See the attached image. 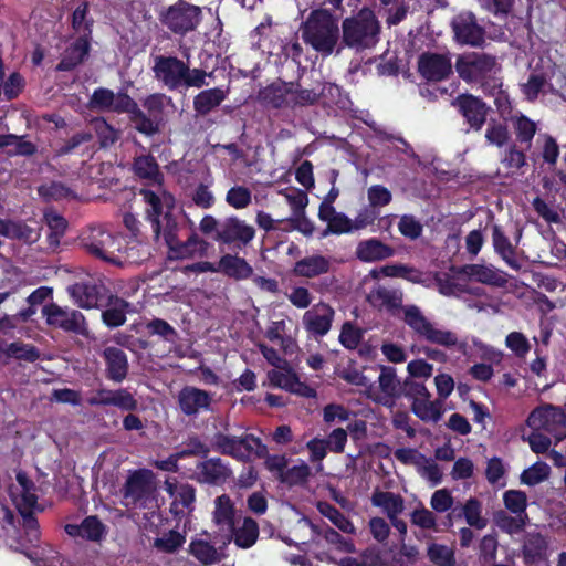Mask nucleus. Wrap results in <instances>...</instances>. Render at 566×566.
Segmentation results:
<instances>
[{"mask_svg": "<svg viewBox=\"0 0 566 566\" xmlns=\"http://www.w3.org/2000/svg\"><path fill=\"white\" fill-rule=\"evenodd\" d=\"M211 401L212 397L207 391L196 387H185L178 395L179 407L187 416L208 410Z\"/></svg>", "mask_w": 566, "mask_h": 566, "instance_id": "4be33fe9", "label": "nucleus"}, {"mask_svg": "<svg viewBox=\"0 0 566 566\" xmlns=\"http://www.w3.org/2000/svg\"><path fill=\"white\" fill-rule=\"evenodd\" d=\"M251 191L243 186L232 187L226 196V201L234 209H244L251 202Z\"/></svg>", "mask_w": 566, "mask_h": 566, "instance_id": "6e6d98bb", "label": "nucleus"}, {"mask_svg": "<svg viewBox=\"0 0 566 566\" xmlns=\"http://www.w3.org/2000/svg\"><path fill=\"white\" fill-rule=\"evenodd\" d=\"M439 292L446 296H453L467 292L468 279L462 274V268H451L447 273L436 275Z\"/></svg>", "mask_w": 566, "mask_h": 566, "instance_id": "393cba45", "label": "nucleus"}, {"mask_svg": "<svg viewBox=\"0 0 566 566\" xmlns=\"http://www.w3.org/2000/svg\"><path fill=\"white\" fill-rule=\"evenodd\" d=\"M65 532L70 536H80L90 541H101L106 533V528L103 523L95 516L86 517L80 525L67 524Z\"/></svg>", "mask_w": 566, "mask_h": 566, "instance_id": "c85d7f7f", "label": "nucleus"}, {"mask_svg": "<svg viewBox=\"0 0 566 566\" xmlns=\"http://www.w3.org/2000/svg\"><path fill=\"white\" fill-rule=\"evenodd\" d=\"M395 458L403 464L413 465L416 469L424 462V455L416 449L401 448L395 451Z\"/></svg>", "mask_w": 566, "mask_h": 566, "instance_id": "774afa93", "label": "nucleus"}, {"mask_svg": "<svg viewBox=\"0 0 566 566\" xmlns=\"http://www.w3.org/2000/svg\"><path fill=\"white\" fill-rule=\"evenodd\" d=\"M93 125L103 147L115 143L118 137L117 132L112 128L104 119H96Z\"/></svg>", "mask_w": 566, "mask_h": 566, "instance_id": "69168bd1", "label": "nucleus"}, {"mask_svg": "<svg viewBox=\"0 0 566 566\" xmlns=\"http://www.w3.org/2000/svg\"><path fill=\"white\" fill-rule=\"evenodd\" d=\"M417 471L422 478L433 484H438L441 481L442 472L432 459L424 457V462L417 468Z\"/></svg>", "mask_w": 566, "mask_h": 566, "instance_id": "338daca9", "label": "nucleus"}, {"mask_svg": "<svg viewBox=\"0 0 566 566\" xmlns=\"http://www.w3.org/2000/svg\"><path fill=\"white\" fill-rule=\"evenodd\" d=\"M331 269V260L321 254L305 256L294 264L293 273L301 277L313 279L326 274Z\"/></svg>", "mask_w": 566, "mask_h": 566, "instance_id": "a878e982", "label": "nucleus"}, {"mask_svg": "<svg viewBox=\"0 0 566 566\" xmlns=\"http://www.w3.org/2000/svg\"><path fill=\"white\" fill-rule=\"evenodd\" d=\"M0 235L19 239L25 242H33L38 240L39 233L35 229L19 222L0 220Z\"/></svg>", "mask_w": 566, "mask_h": 566, "instance_id": "a19ab883", "label": "nucleus"}, {"mask_svg": "<svg viewBox=\"0 0 566 566\" xmlns=\"http://www.w3.org/2000/svg\"><path fill=\"white\" fill-rule=\"evenodd\" d=\"M370 500L371 504L379 507L389 520L399 516L405 510L402 496L392 492L376 490Z\"/></svg>", "mask_w": 566, "mask_h": 566, "instance_id": "cd10ccee", "label": "nucleus"}, {"mask_svg": "<svg viewBox=\"0 0 566 566\" xmlns=\"http://www.w3.org/2000/svg\"><path fill=\"white\" fill-rule=\"evenodd\" d=\"M368 302L379 310L395 311L402 304V293L382 286L374 289L367 296Z\"/></svg>", "mask_w": 566, "mask_h": 566, "instance_id": "c756f323", "label": "nucleus"}, {"mask_svg": "<svg viewBox=\"0 0 566 566\" xmlns=\"http://www.w3.org/2000/svg\"><path fill=\"white\" fill-rule=\"evenodd\" d=\"M259 536V526L256 522L250 517H244L241 525H233L232 539L240 548H250L253 546Z\"/></svg>", "mask_w": 566, "mask_h": 566, "instance_id": "4c0bfd02", "label": "nucleus"}, {"mask_svg": "<svg viewBox=\"0 0 566 566\" xmlns=\"http://www.w3.org/2000/svg\"><path fill=\"white\" fill-rule=\"evenodd\" d=\"M268 379L274 387L297 394L303 397H314L315 390L300 381L296 374L287 364L268 373Z\"/></svg>", "mask_w": 566, "mask_h": 566, "instance_id": "dca6fc26", "label": "nucleus"}, {"mask_svg": "<svg viewBox=\"0 0 566 566\" xmlns=\"http://www.w3.org/2000/svg\"><path fill=\"white\" fill-rule=\"evenodd\" d=\"M132 311L133 308L126 301L119 297H111L107 308L103 312L102 317L107 326L117 327L125 323L126 314Z\"/></svg>", "mask_w": 566, "mask_h": 566, "instance_id": "e433bc0d", "label": "nucleus"}, {"mask_svg": "<svg viewBox=\"0 0 566 566\" xmlns=\"http://www.w3.org/2000/svg\"><path fill=\"white\" fill-rule=\"evenodd\" d=\"M357 256L366 262H373L389 258L392 250L376 239L363 241L356 250Z\"/></svg>", "mask_w": 566, "mask_h": 566, "instance_id": "ea45409f", "label": "nucleus"}, {"mask_svg": "<svg viewBox=\"0 0 566 566\" xmlns=\"http://www.w3.org/2000/svg\"><path fill=\"white\" fill-rule=\"evenodd\" d=\"M154 72L156 77L170 90L208 86L211 74L199 69H189L177 57H157Z\"/></svg>", "mask_w": 566, "mask_h": 566, "instance_id": "7ed1b4c3", "label": "nucleus"}, {"mask_svg": "<svg viewBox=\"0 0 566 566\" xmlns=\"http://www.w3.org/2000/svg\"><path fill=\"white\" fill-rule=\"evenodd\" d=\"M551 474V468L545 462L538 461L525 469L521 473V483L525 485H536L548 479Z\"/></svg>", "mask_w": 566, "mask_h": 566, "instance_id": "8fccbe9b", "label": "nucleus"}, {"mask_svg": "<svg viewBox=\"0 0 566 566\" xmlns=\"http://www.w3.org/2000/svg\"><path fill=\"white\" fill-rule=\"evenodd\" d=\"M201 21L200 7L179 1L163 14L161 22L175 33L185 34L195 30Z\"/></svg>", "mask_w": 566, "mask_h": 566, "instance_id": "0eeeda50", "label": "nucleus"}, {"mask_svg": "<svg viewBox=\"0 0 566 566\" xmlns=\"http://www.w3.org/2000/svg\"><path fill=\"white\" fill-rule=\"evenodd\" d=\"M189 553L203 565H212L222 558V554L209 541L193 538L189 544Z\"/></svg>", "mask_w": 566, "mask_h": 566, "instance_id": "f704fd0d", "label": "nucleus"}, {"mask_svg": "<svg viewBox=\"0 0 566 566\" xmlns=\"http://www.w3.org/2000/svg\"><path fill=\"white\" fill-rule=\"evenodd\" d=\"M403 321L405 323L421 338L436 345L444 347L458 346L459 338L455 333L439 328L432 324L415 305H408L403 307Z\"/></svg>", "mask_w": 566, "mask_h": 566, "instance_id": "39448f33", "label": "nucleus"}, {"mask_svg": "<svg viewBox=\"0 0 566 566\" xmlns=\"http://www.w3.org/2000/svg\"><path fill=\"white\" fill-rule=\"evenodd\" d=\"M503 504L513 514L527 515V496L521 490H507L503 493Z\"/></svg>", "mask_w": 566, "mask_h": 566, "instance_id": "3c124183", "label": "nucleus"}, {"mask_svg": "<svg viewBox=\"0 0 566 566\" xmlns=\"http://www.w3.org/2000/svg\"><path fill=\"white\" fill-rule=\"evenodd\" d=\"M452 29L455 40L462 44L480 45L483 42L482 29L469 12L458 14L452 21Z\"/></svg>", "mask_w": 566, "mask_h": 566, "instance_id": "aec40b11", "label": "nucleus"}, {"mask_svg": "<svg viewBox=\"0 0 566 566\" xmlns=\"http://www.w3.org/2000/svg\"><path fill=\"white\" fill-rule=\"evenodd\" d=\"M107 364L108 377L115 381H122L127 374L128 363L125 353L116 347H108L104 350Z\"/></svg>", "mask_w": 566, "mask_h": 566, "instance_id": "2f4dec72", "label": "nucleus"}, {"mask_svg": "<svg viewBox=\"0 0 566 566\" xmlns=\"http://www.w3.org/2000/svg\"><path fill=\"white\" fill-rule=\"evenodd\" d=\"M84 245L90 253L106 262L122 264L124 261L122 238L115 237L103 227L92 228L84 238Z\"/></svg>", "mask_w": 566, "mask_h": 566, "instance_id": "423d86ee", "label": "nucleus"}, {"mask_svg": "<svg viewBox=\"0 0 566 566\" xmlns=\"http://www.w3.org/2000/svg\"><path fill=\"white\" fill-rule=\"evenodd\" d=\"M8 494L20 514L33 513L39 510L34 484L28 476L18 472L8 485Z\"/></svg>", "mask_w": 566, "mask_h": 566, "instance_id": "6e6552de", "label": "nucleus"}, {"mask_svg": "<svg viewBox=\"0 0 566 566\" xmlns=\"http://www.w3.org/2000/svg\"><path fill=\"white\" fill-rule=\"evenodd\" d=\"M74 303L83 308H93L98 304V289L86 283H76L69 287Z\"/></svg>", "mask_w": 566, "mask_h": 566, "instance_id": "58836bf2", "label": "nucleus"}, {"mask_svg": "<svg viewBox=\"0 0 566 566\" xmlns=\"http://www.w3.org/2000/svg\"><path fill=\"white\" fill-rule=\"evenodd\" d=\"M285 332L286 322L275 321L268 327L266 337L272 342H279L285 353H293L296 349V343L293 338L286 337Z\"/></svg>", "mask_w": 566, "mask_h": 566, "instance_id": "49530a36", "label": "nucleus"}, {"mask_svg": "<svg viewBox=\"0 0 566 566\" xmlns=\"http://www.w3.org/2000/svg\"><path fill=\"white\" fill-rule=\"evenodd\" d=\"M361 339V332L359 328L355 327L350 323H345L343 325L342 332L339 334V342L348 349H354L357 347Z\"/></svg>", "mask_w": 566, "mask_h": 566, "instance_id": "e2e57ef3", "label": "nucleus"}, {"mask_svg": "<svg viewBox=\"0 0 566 566\" xmlns=\"http://www.w3.org/2000/svg\"><path fill=\"white\" fill-rule=\"evenodd\" d=\"M318 218L327 223L325 234L327 233H348L364 227L363 222L352 221L347 216L337 212L335 208L318 209Z\"/></svg>", "mask_w": 566, "mask_h": 566, "instance_id": "5701e85b", "label": "nucleus"}, {"mask_svg": "<svg viewBox=\"0 0 566 566\" xmlns=\"http://www.w3.org/2000/svg\"><path fill=\"white\" fill-rule=\"evenodd\" d=\"M485 139L490 145L504 146L509 139L506 126L501 123H490L485 130Z\"/></svg>", "mask_w": 566, "mask_h": 566, "instance_id": "13d9d810", "label": "nucleus"}, {"mask_svg": "<svg viewBox=\"0 0 566 566\" xmlns=\"http://www.w3.org/2000/svg\"><path fill=\"white\" fill-rule=\"evenodd\" d=\"M427 554L429 559L438 566H455L454 553L446 545L430 544Z\"/></svg>", "mask_w": 566, "mask_h": 566, "instance_id": "603ef678", "label": "nucleus"}, {"mask_svg": "<svg viewBox=\"0 0 566 566\" xmlns=\"http://www.w3.org/2000/svg\"><path fill=\"white\" fill-rule=\"evenodd\" d=\"M42 314L51 326L66 332L82 333L84 331V316L77 311L67 310L52 303L43 307Z\"/></svg>", "mask_w": 566, "mask_h": 566, "instance_id": "9b49d317", "label": "nucleus"}, {"mask_svg": "<svg viewBox=\"0 0 566 566\" xmlns=\"http://www.w3.org/2000/svg\"><path fill=\"white\" fill-rule=\"evenodd\" d=\"M514 125H515L517 138L521 142H526V143L531 142V139L533 138V136L535 135V132H536L535 123L533 120L528 119L527 117H525L524 115H521L515 118Z\"/></svg>", "mask_w": 566, "mask_h": 566, "instance_id": "0e129e2a", "label": "nucleus"}, {"mask_svg": "<svg viewBox=\"0 0 566 566\" xmlns=\"http://www.w3.org/2000/svg\"><path fill=\"white\" fill-rule=\"evenodd\" d=\"M471 128L480 130L486 119V107L472 95H461L454 102Z\"/></svg>", "mask_w": 566, "mask_h": 566, "instance_id": "412c9836", "label": "nucleus"}, {"mask_svg": "<svg viewBox=\"0 0 566 566\" xmlns=\"http://www.w3.org/2000/svg\"><path fill=\"white\" fill-rule=\"evenodd\" d=\"M546 543L539 534H528L524 544V557L527 563L539 559L545 551Z\"/></svg>", "mask_w": 566, "mask_h": 566, "instance_id": "864d4df0", "label": "nucleus"}, {"mask_svg": "<svg viewBox=\"0 0 566 566\" xmlns=\"http://www.w3.org/2000/svg\"><path fill=\"white\" fill-rule=\"evenodd\" d=\"M411 523L420 528L423 530H436L437 527V520L436 516L431 511L428 509L420 506L419 509H416L411 515Z\"/></svg>", "mask_w": 566, "mask_h": 566, "instance_id": "bf43d9fd", "label": "nucleus"}, {"mask_svg": "<svg viewBox=\"0 0 566 566\" xmlns=\"http://www.w3.org/2000/svg\"><path fill=\"white\" fill-rule=\"evenodd\" d=\"M153 490V473L139 470L132 473L124 486L123 503L127 507L142 505Z\"/></svg>", "mask_w": 566, "mask_h": 566, "instance_id": "1a4fd4ad", "label": "nucleus"}, {"mask_svg": "<svg viewBox=\"0 0 566 566\" xmlns=\"http://www.w3.org/2000/svg\"><path fill=\"white\" fill-rule=\"evenodd\" d=\"M463 513L469 525L476 528H483L486 525L485 520L481 517V506L476 500L470 499L463 507Z\"/></svg>", "mask_w": 566, "mask_h": 566, "instance_id": "680f3d73", "label": "nucleus"}, {"mask_svg": "<svg viewBox=\"0 0 566 566\" xmlns=\"http://www.w3.org/2000/svg\"><path fill=\"white\" fill-rule=\"evenodd\" d=\"M401 395L400 381L392 368L384 367L378 377V389H369L368 396L377 403L392 409Z\"/></svg>", "mask_w": 566, "mask_h": 566, "instance_id": "f8f14e48", "label": "nucleus"}, {"mask_svg": "<svg viewBox=\"0 0 566 566\" xmlns=\"http://www.w3.org/2000/svg\"><path fill=\"white\" fill-rule=\"evenodd\" d=\"M220 273L235 280H245L253 273L252 266L238 255L226 254L219 261Z\"/></svg>", "mask_w": 566, "mask_h": 566, "instance_id": "7c9ffc66", "label": "nucleus"}, {"mask_svg": "<svg viewBox=\"0 0 566 566\" xmlns=\"http://www.w3.org/2000/svg\"><path fill=\"white\" fill-rule=\"evenodd\" d=\"M342 32L346 46L364 50L377 43L379 24L370 10H361L356 17L343 21Z\"/></svg>", "mask_w": 566, "mask_h": 566, "instance_id": "20e7f679", "label": "nucleus"}, {"mask_svg": "<svg viewBox=\"0 0 566 566\" xmlns=\"http://www.w3.org/2000/svg\"><path fill=\"white\" fill-rule=\"evenodd\" d=\"M254 234L253 227L238 218H228L220 223L219 235H213V239L226 244L235 243L241 247L248 244Z\"/></svg>", "mask_w": 566, "mask_h": 566, "instance_id": "4468645a", "label": "nucleus"}, {"mask_svg": "<svg viewBox=\"0 0 566 566\" xmlns=\"http://www.w3.org/2000/svg\"><path fill=\"white\" fill-rule=\"evenodd\" d=\"M88 52V42L84 38L77 39L71 48L65 52V55L59 64L60 70H70L83 61Z\"/></svg>", "mask_w": 566, "mask_h": 566, "instance_id": "37998d69", "label": "nucleus"}, {"mask_svg": "<svg viewBox=\"0 0 566 566\" xmlns=\"http://www.w3.org/2000/svg\"><path fill=\"white\" fill-rule=\"evenodd\" d=\"M334 314V310L328 304L318 303L304 313L302 322L311 334L324 336L332 327Z\"/></svg>", "mask_w": 566, "mask_h": 566, "instance_id": "a211bd4d", "label": "nucleus"}, {"mask_svg": "<svg viewBox=\"0 0 566 566\" xmlns=\"http://www.w3.org/2000/svg\"><path fill=\"white\" fill-rule=\"evenodd\" d=\"M527 520V515L514 514V516H512L506 512H499L495 515L496 525L507 534L520 533L524 528Z\"/></svg>", "mask_w": 566, "mask_h": 566, "instance_id": "09e8293b", "label": "nucleus"}, {"mask_svg": "<svg viewBox=\"0 0 566 566\" xmlns=\"http://www.w3.org/2000/svg\"><path fill=\"white\" fill-rule=\"evenodd\" d=\"M134 171L136 176L150 186L140 191L147 205V214L154 223V231L156 234L159 232L160 220L163 216L167 218L174 207V197L167 192L163 184V174L154 157L145 155L136 158L134 164Z\"/></svg>", "mask_w": 566, "mask_h": 566, "instance_id": "f257e3e1", "label": "nucleus"}, {"mask_svg": "<svg viewBox=\"0 0 566 566\" xmlns=\"http://www.w3.org/2000/svg\"><path fill=\"white\" fill-rule=\"evenodd\" d=\"M186 543V536L178 531H168L154 539L153 546L158 552L171 554Z\"/></svg>", "mask_w": 566, "mask_h": 566, "instance_id": "c03bdc74", "label": "nucleus"}, {"mask_svg": "<svg viewBox=\"0 0 566 566\" xmlns=\"http://www.w3.org/2000/svg\"><path fill=\"white\" fill-rule=\"evenodd\" d=\"M261 98L274 107H280L292 103L294 91L286 83L277 82L265 87L261 93Z\"/></svg>", "mask_w": 566, "mask_h": 566, "instance_id": "c9c22d12", "label": "nucleus"}, {"mask_svg": "<svg viewBox=\"0 0 566 566\" xmlns=\"http://www.w3.org/2000/svg\"><path fill=\"white\" fill-rule=\"evenodd\" d=\"M505 345L520 357H524L531 349L527 338L520 332L510 333L505 338Z\"/></svg>", "mask_w": 566, "mask_h": 566, "instance_id": "052dcab7", "label": "nucleus"}, {"mask_svg": "<svg viewBox=\"0 0 566 566\" xmlns=\"http://www.w3.org/2000/svg\"><path fill=\"white\" fill-rule=\"evenodd\" d=\"M197 479L203 483H219L229 475V470L218 459L201 462L197 468Z\"/></svg>", "mask_w": 566, "mask_h": 566, "instance_id": "72a5a7b5", "label": "nucleus"}, {"mask_svg": "<svg viewBox=\"0 0 566 566\" xmlns=\"http://www.w3.org/2000/svg\"><path fill=\"white\" fill-rule=\"evenodd\" d=\"M493 244L507 264L517 268L516 261L513 258V247L497 226L493 227Z\"/></svg>", "mask_w": 566, "mask_h": 566, "instance_id": "5fc2aeb1", "label": "nucleus"}, {"mask_svg": "<svg viewBox=\"0 0 566 566\" xmlns=\"http://www.w3.org/2000/svg\"><path fill=\"white\" fill-rule=\"evenodd\" d=\"M302 40L322 56L333 54L340 38L339 21L327 9L310 12L301 27Z\"/></svg>", "mask_w": 566, "mask_h": 566, "instance_id": "f03ea898", "label": "nucleus"}, {"mask_svg": "<svg viewBox=\"0 0 566 566\" xmlns=\"http://www.w3.org/2000/svg\"><path fill=\"white\" fill-rule=\"evenodd\" d=\"M228 91L221 87L200 92L193 99V108L200 115H206L219 106L227 97Z\"/></svg>", "mask_w": 566, "mask_h": 566, "instance_id": "473e14b6", "label": "nucleus"}, {"mask_svg": "<svg viewBox=\"0 0 566 566\" xmlns=\"http://www.w3.org/2000/svg\"><path fill=\"white\" fill-rule=\"evenodd\" d=\"M216 443L223 453L230 454L240 460L250 459L249 452L245 450V446L239 438L219 434L216 438Z\"/></svg>", "mask_w": 566, "mask_h": 566, "instance_id": "a18cd8bd", "label": "nucleus"}, {"mask_svg": "<svg viewBox=\"0 0 566 566\" xmlns=\"http://www.w3.org/2000/svg\"><path fill=\"white\" fill-rule=\"evenodd\" d=\"M411 409L422 421L436 422L441 417L439 402L432 401L430 396L418 398L412 401Z\"/></svg>", "mask_w": 566, "mask_h": 566, "instance_id": "79ce46f5", "label": "nucleus"}, {"mask_svg": "<svg viewBox=\"0 0 566 566\" xmlns=\"http://www.w3.org/2000/svg\"><path fill=\"white\" fill-rule=\"evenodd\" d=\"M164 488L170 495V511L174 515L180 516L192 511L196 499L193 486L176 480H166Z\"/></svg>", "mask_w": 566, "mask_h": 566, "instance_id": "2eb2a0df", "label": "nucleus"}, {"mask_svg": "<svg viewBox=\"0 0 566 566\" xmlns=\"http://www.w3.org/2000/svg\"><path fill=\"white\" fill-rule=\"evenodd\" d=\"M526 426L533 431L544 430L554 432L566 427V416L552 405H544L534 409L526 419Z\"/></svg>", "mask_w": 566, "mask_h": 566, "instance_id": "ddd939ff", "label": "nucleus"}, {"mask_svg": "<svg viewBox=\"0 0 566 566\" xmlns=\"http://www.w3.org/2000/svg\"><path fill=\"white\" fill-rule=\"evenodd\" d=\"M494 65V60L489 56L469 54L460 57L455 67L460 77L467 82H474L490 73Z\"/></svg>", "mask_w": 566, "mask_h": 566, "instance_id": "f3484780", "label": "nucleus"}, {"mask_svg": "<svg viewBox=\"0 0 566 566\" xmlns=\"http://www.w3.org/2000/svg\"><path fill=\"white\" fill-rule=\"evenodd\" d=\"M0 352L7 357L23 359L27 361H34L40 356L34 346L21 342H14L6 345L3 348H0Z\"/></svg>", "mask_w": 566, "mask_h": 566, "instance_id": "de8ad7c7", "label": "nucleus"}, {"mask_svg": "<svg viewBox=\"0 0 566 566\" xmlns=\"http://www.w3.org/2000/svg\"><path fill=\"white\" fill-rule=\"evenodd\" d=\"M547 83L542 75L532 74L527 82L522 84V92L528 101H534L546 90Z\"/></svg>", "mask_w": 566, "mask_h": 566, "instance_id": "4d7b16f0", "label": "nucleus"}, {"mask_svg": "<svg viewBox=\"0 0 566 566\" xmlns=\"http://www.w3.org/2000/svg\"><path fill=\"white\" fill-rule=\"evenodd\" d=\"M92 108L101 111L126 112L135 109L134 101L126 94H115L107 88L96 90L91 99Z\"/></svg>", "mask_w": 566, "mask_h": 566, "instance_id": "6ab92c4d", "label": "nucleus"}, {"mask_svg": "<svg viewBox=\"0 0 566 566\" xmlns=\"http://www.w3.org/2000/svg\"><path fill=\"white\" fill-rule=\"evenodd\" d=\"M419 71L429 81H440L451 72V61L441 54H423L419 60Z\"/></svg>", "mask_w": 566, "mask_h": 566, "instance_id": "b1692460", "label": "nucleus"}, {"mask_svg": "<svg viewBox=\"0 0 566 566\" xmlns=\"http://www.w3.org/2000/svg\"><path fill=\"white\" fill-rule=\"evenodd\" d=\"M212 523L218 528V536L223 546L232 541L233 525L235 524V509L231 499L222 494L214 500Z\"/></svg>", "mask_w": 566, "mask_h": 566, "instance_id": "9d476101", "label": "nucleus"}, {"mask_svg": "<svg viewBox=\"0 0 566 566\" xmlns=\"http://www.w3.org/2000/svg\"><path fill=\"white\" fill-rule=\"evenodd\" d=\"M462 274H465L468 282L474 281L495 286H502L505 283V279L492 265L468 264L462 266Z\"/></svg>", "mask_w": 566, "mask_h": 566, "instance_id": "bb28decb", "label": "nucleus"}]
</instances>
